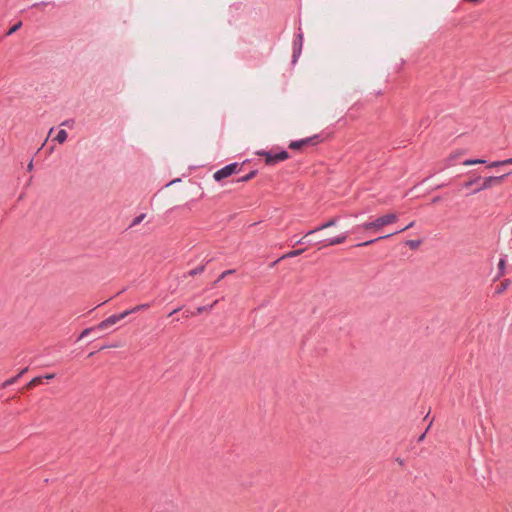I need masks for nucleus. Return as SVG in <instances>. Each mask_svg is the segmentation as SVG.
I'll return each mask as SVG.
<instances>
[{
  "mask_svg": "<svg viewBox=\"0 0 512 512\" xmlns=\"http://www.w3.org/2000/svg\"><path fill=\"white\" fill-rule=\"evenodd\" d=\"M27 368H24L23 370L20 371V373L17 375V378L21 377L24 373L27 372Z\"/></svg>",
  "mask_w": 512,
  "mask_h": 512,
  "instance_id": "c756f323",
  "label": "nucleus"
},
{
  "mask_svg": "<svg viewBox=\"0 0 512 512\" xmlns=\"http://www.w3.org/2000/svg\"><path fill=\"white\" fill-rule=\"evenodd\" d=\"M298 38H299V41L301 42L302 41V34H299Z\"/></svg>",
  "mask_w": 512,
  "mask_h": 512,
  "instance_id": "c9c22d12",
  "label": "nucleus"
},
{
  "mask_svg": "<svg viewBox=\"0 0 512 512\" xmlns=\"http://www.w3.org/2000/svg\"><path fill=\"white\" fill-rule=\"evenodd\" d=\"M389 236H390V235H386V236H383V237H379V238H378V240H380V239H384V238H387V237H389ZM376 241H377V239H376ZM373 242H375V240H369V241H366V242H364V243L359 244L358 246H368V245H370V244H371V243H373Z\"/></svg>",
  "mask_w": 512,
  "mask_h": 512,
  "instance_id": "412c9836",
  "label": "nucleus"
},
{
  "mask_svg": "<svg viewBox=\"0 0 512 512\" xmlns=\"http://www.w3.org/2000/svg\"><path fill=\"white\" fill-rule=\"evenodd\" d=\"M504 165H505V163H502V161H494V162L490 163L488 165V167H499V166H504Z\"/></svg>",
  "mask_w": 512,
  "mask_h": 512,
  "instance_id": "5701e85b",
  "label": "nucleus"
},
{
  "mask_svg": "<svg viewBox=\"0 0 512 512\" xmlns=\"http://www.w3.org/2000/svg\"><path fill=\"white\" fill-rule=\"evenodd\" d=\"M502 163H505V165H512V158L502 160Z\"/></svg>",
  "mask_w": 512,
  "mask_h": 512,
  "instance_id": "a878e982",
  "label": "nucleus"
},
{
  "mask_svg": "<svg viewBox=\"0 0 512 512\" xmlns=\"http://www.w3.org/2000/svg\"><path fill=\"white\" fill-rule=\"evenodd\" d=\"M411 249H416L419 247L420 245V241L419 240H409L407 241L406 243Z\"/></svg>",
  "mask_w": 512,
  "mask_h": 512,
  "instance_id": "a211bd4d",
  "label": "nucleus"
},
{
  "mask_svg": "<svg viewBox=\"0 0 512 512\" xmlns=\"http://www.w3.org/2000/svg\"><path fill=\"white\" fill-rule=\"evenodd\" d=\"M311 142V138L302 139L299 141H293L289 144V148L293 150L301 149L302 147L306 146Z\"/></svg>",
  "mask_w": 512,
  "mask_h": 512,
  "instance_id": "0eeeda50",
  "label": "nucleus"
},
{
  "mask_svg": "<svg viewBox=\"0 0 512 512\" xmlns=\"http://www.w3.org/2000/svg\"><path fill=\"white\" fill-rule=\"evenodd\" d=\"M438 200H439V198L436 197V198L433 199V202H437Z\"/></svg>",
  "mask_w": 512,
  "mask_h": 512,
  "instance_id": "4c0bfd02",
  "label": "nucleus"
},
{
  "mask_svg": "<svg viewBox=\"0 0 512 512\" xmlns=\"http://www.w3.org/2000/svg\"><path fill=\"white\" fill-rule=\"evenodd\" d=\"M303 252H304V249L293 250V251H290V252L286 253L285 255H283L282 259L296 257V256L302 254Z\"/></svg>",
  "mask_w": 512,
  "mask_h": 512,
  "instance_id": "4468645a",
  "label": "nucleus"
},
{
  "mask_svg": "<svg viewBox=\"0 0 512 512\" xmlns=\"http://www.w3.org/2000/svg\"><path fill=\"white\" fill-rule=\"evenodd\" d=\"M32 167H33V165H32V163H30V164L28 165V169H29V170H31V169H32Z\"/></svg>",
  "mask_w": 512,
  "mask_h": 512,
  "instance_id": "e433bc0d",
  "label": "nucleus"
},
{
  "mask_svg": "<svg viewBox=\"0 0 512 512\" xmlns=\"http://www.w3.org/2000/svg\"><path fill=\"white\" fill-rule=\"evenodd\" d=\"M424 437H425V434H422V435L420 436L419 440H420V441H421V440H423V439H424Z\"/></svg>",
  "mask_w": 512,
  "mask_h": 512,
  "instance_id": "f704fd0d",
  "label": "nucleus"
},
{
  "mask_svg": "<svg viewBox=\"0 0 512 512\" xmlns=\"http://www.w3.org/2000/svg\"><path fill=\"white\" fill-rule=\"evenodd\" d=\"M54 374H47L45 375L43 378L47 379V380H50V379H53L54 378Z\"/></svg>",
  "mask_w": 512,
  "mask_h": 512,
  "instance_id": "c85d7f7f",
  "label": "nucleus"
},
{
  "mask_svg": "<svg viewBox=\"0 0 512 512\" xmlns=\"http://www.w3.org/2000/svg\"><path fill=\"white\" fill-rule=\"evenodd\" d=\"M484 163H486V161L483 159H468L463 162V165L471 166V165L484 164Z\"/></svg>",
  "mask_w": 512,
  "mask_h": 512,
  "instance_id": "f8f14e48",
  "label": "nucleus"
},
{
  "mask_svg": "<svg viewBox=\"0 0 512 512\" xmlns=\"http://www.w3.org/2000/svg\"><path fill=\"white\" fill-rule=\"evenodd\" d=\"M255 174H256V172L252 171L249 174H247L246 176L242 177L239 181H241V182L249 181L255 176Z\"/></svg>",
  "mask_w": 512,
  "mask_h": 512,
  "instance_id": "6ab92c4d",
  "label": "nucleus"
},
{
  "mask_svg": "<svg viewBox=\"0 0 512 512\" xmlns=\"http://www.w3.org/2000/svg\"><path fill=\"white\" fill-rule=\"evenodd\" d=\"M474 182H475L474 180H470V181H468V182H466V183L464 184V187L468 188V187H470Z\"/></svg>",
  "mask_w": 512,
  "mask_h": 512,
  "instance_id": "cd10ccee",
  "label": "nucleus"
},
{
  "mask_svg": "<svg viewBox=\"0 0 512 512\" xmlns=\"http://www.w3.org/2000/svg\"><path fill=\"white\" fill-rule=\"evenodd\" d=\"M126 316H127V313H120L117 315H112V316L108 317L107 319L103 320L101 323H99L96 328L99 330H105L108 327L116 324L120 320L124 319Z\"/></svg>",
  "mask_w": 512,
  "mask_h": 512,
  "instance_id": "20e7f679",
  "label": "nucleus"
},
{
  "mask_svg": "<svg viewBox=\"0 0 512 512\" xmlns=\"http://www.w3.org/2000/svg\"><path fill=\"white\" fill-rule=\"evenodd\" d=\"M346 238H347L346 234L339 235L335 238L326 240V243L324 244V246H333V245L342 244L345 242Z\"/></svg>",
  "mask_w": 512,
  "mask_h": 512,
  "instance_id": "423d86ee",
  "label": "nucleus"
},
{
  "mask_svg": "<svg viewBox=\"0 0 512 512\" xmlns=\"http://www.w3.org/2000/svg\"><path fill=\"white\" fill-rule=\"evenodd\" d=\"M259 155L265 157V162L267 165H274L278 162L285 161L289 158V154L286 151H281L276 154H271L269 152H258Z\"/></svg>",
  "mask_w": 512,
  "mask_h": 512,
  "instance_id": "f03ea898",
  "label": "nucleus"
},
{
  "mask_svg": "<svg viewBox=\"0 0 512 512\" xmlns=\"http://www.w3.org/2000/svg\"><path fill=\"white\" fill-rule=\"evenodd\" d=\"M510 285V280H504L496 289L497 294L503 293Z\"/></svg>",
  "mask_w": 512,
  "mask_h": 512,
  "instance_id": "ddd939ff",
  "label": "nucleus"
},
{
  "mask_svg": "<svg viewBox=\"0 0 512 512\" xmlns=\"http://www.w3.org/2000/svg\"><path fill=\"white\" fill-rule=\"evenodd\" d=\"M507 175L508 174H504V175H501V176H489V177H486L484 179V182H483V185H482L481 189H488L493 184L501 183L505 179V177Z\"/></svg>",
  "mask_w": 512,
  "mask_h": 512,
  "instance_id": "39448f33",
  "label": "nucleus"
},
{
  "mask_svg": "<svg viewBox=\"0 0 512 512\" xmlns=\"http://www.w3.org/2000/svg\"><path fill=\"white\" fill-rule=\"evenodd\" d=\"M216 304H217V301H214L213 304L209 307V309H211Z\"/></svg>",
  "mask_w": 512,
  "mask_h": 512,
  "instance_id": "72a5a7b5",
  "label": "nucleus"
},
{
  "mask_svg": "<svg viewBox=\"0 0 512 512\" xmlns=\"http://www.w3.org/2000/svg\"><path fill=\"white\" fill-rule=\"evenodd\" d=\"M233 272H234V270H226V271L222 272V274L219 276L218 281L222 280V279H223V278H225L227 275L232 274Z\"/></svg>",
  "mask_w": 512,
  "mask_h": 512,
  "instance_id": "4be33fe9",
  "label": "nucleus"
},
{
  "mask_svg": "<svg viewBox=\"0 0 512 512\" xmlns=\"http://www.w3.org/2000/svg\"><path fill=\"white\" fill-rule=\"evenodd\" d=\"M17 379H18V378H17V376H15V377H12V378H10V379L6 380V381L3 383V387H7V386H9V385L14 384V383L17 381Z\"/></svg>",
  "mask_w": 512,
  "mask_h": 512,
  "instance_id": "aec40b11",
  "label": "nucleus"
},
{
  "mask_svg": "<svg viewBox=\"0 0 512 512\" xmlns=\"http://www.w3.org/2000/svg\"><path fill=\"white\" fill-rule=\"evenodd\" d=\"M216 304H217V301H214L213 304L209 307V309H211Z\"/></svg>",
  "mask_w": 512,
  "mask_h": 512,
  "instance_id": "473e14b6",
  "label": "nucleus"
},
{
  "mask_svg": "<svg viewBox=\"0 0 512 512\" xmlns=\"http://www.w3.org/2000/svg\"><path fill=\"white\" fill-rule=\"evenodd\" d=\"M204 271V266L196 267L188 272L189 276H195L201 274Z\"/></svg>",
  "mask_w": 512,
  "mask_h": 512,
  "instance_id": "dca6fc26",
  "label": "nucleus"
},
{
  "mask_svg": "<svg viewBox=\"0 0 512 512\" xmlns=\"http://www.w3.org/2000/svg\"><path fill=\"white\" fill-rule=\"evenodd\" d=\"M91 330H92V328H87V329H85V330L81 333L80 338H83V337L87 336V335L91 332Z\"/></svg>",
  "mask_w": 512,
  "mask_h": 512,
  "instance_id": "b1692460",
  "label": "nucleus"
},
{
  "mask_svg": "<svg viewBox=\"0 0 512 512\" xmlns=\"http://www.w3.org/2000/svg\"><path fill=\"white\" fill-rule=\"evenodd\" d=\"M457 155H450L449 158H448V161L452 160V159H456Z\"/></svg>",
  "mask_w": 512,
  "mask_h": 512,
  "instance_id": "2f4dec72",
  "label": "nucleus"
},
{
  "mask_svg": "<svg viewBox=\"0 0 512 512\" xmlns=\"http://www.w3.org/2000/svg\"><path fill=\"white\" fill-rule=\"evenodd\" d=\"M498 267L501 271L505 268V260L504 259H500V261L498 263Z\"/></svg>",
  "mask_w": 512,
  "mask_h": 512,
  "instance_id": "393cba45",
  "label": "nucleus"
},
{
  "mask_svg": "<svg viewBox=\"0 0 512 512\" xmlns=\"http://www.w3.org/2000/svg\"><path fill=\"white\" fill-rule=\"evenodd\" d=\"M67 137H68V133H67L65 130H63V129H62V130H60V131L57 133V135H56V137H55V140H56L58 143L62 144V143H64V142L67 140Z\"/></svg>",
  "mask_w": 512,
  "mask_h": 512,
  "instance_id": "9d476101",
  "label": "nucleus"
},
{
  "mask_svg": "<svg viewBox=\"0 0 512 512\" xmlns=\"http://www.w3.org/2000/svg\"><path fill=\"white\" fill-rule=\"evenodd\" d=\"M42 380H43L42 377H35L26 385L25 388L28 390L33 389L37 385L42 384Z\"/></svg>",
  "mask_w": 512,
  "mask_h": 512,
  "instance_id": "9b49d317",
  "label": "nucleus"
},
{
  "mask_svg": "<svg viewBox=\"0 0 512 512\" xmlns=\"http://www.w3.org/2000/svg\"><path fill=\"white\" fill-rule=\"evenodd\" d=\"M208 309L209 308H206V307H200V308H198V312L202 313L203 311L208 310Z\"/></svg>",
  "mask_w": 512,
  "mask_h": 512,
  "instance_id": "7c9ffc66",
  "label": "nucleus"
},
{
  "mask_svg": "<svg viewBox=\"0 0 512 512\" xmlns=\"http://www.w3.org/2000/svg\"><path fill=\"white\" fill-rule=\"evenodd\" d=\"M145 216H146L145 214L138 215L136 218H134L130 227H134V226L140 224L144 220Z\"/></svg>",
  "mask_w": 512,
  "mask_h": 512,
  "instance_id": "f3484780",
  "label": "nucleus"
},
{
  "mask_svg": "<svg viewBox=\"0 0 512 512\" xmlns=\"http://www.w3.org/2000/svg\"><path fill=\"white\" fill-rule=\"evenodd\" d=\"M238 171H240L239 164L232 163V164H229V165L223 167L222 169L216 171L214 173V179L216 181H220V180H222L224 178H227V177L231 176L232 174H234V173H236Z\"/></svg>",
  "mask_w": 512,
  "mask_h": 512,
  "instance_id": "7ed1b4c3",
  "label": "nucleus"
},
{
  "mask_svg": "<svg viewBox=\"0 0 512 512\" xmlns=\"http://www.w3.org/2000/svg\"><path fill=\"white\" fill-rule=\"evenodd\" d=\"M336 224V219H331L330 221H328L327 223L323 224L322 226H320L319 228L315 229V230H311L309 231L305 236L304 238H306L307 236L315 233L316 231H319V230H322V229H325V228H328V227H331V226H334Z\"/></svg>",
  "mask_w": 512,
  "mask_h": 512,
  "instance_id": "6e6552de",
  "label": "nucleus"
},
{
  "mask_svg": "<svg viewBox=\"0 0 512 512\" xmlns=\"http://www.w3.org/2000/svg\"><path fill=\"white\" fill-rule=\"evenodd\" d=\"M414 226V221L410 222L405 228H403L401 231L407 230Z\"/></svg>",
  "mask_w": 512,
  "mask_h": 512,
  "instance_id": "bb28decb",
  "label": "nucleus"
},
{
  "mask_svg": "<svg viewBox=\"0 0 512 512\" xmlns=\"http://www.w3.org/2000/svg\"><path fill=\"white\" fill-rule=\"evenodd\" d=\"M22 26V22L19 21L17 22L15 25H13L6 33L7 36H10L12 35L13 33H15L17 30H19Z\"/></svg>",
  "mask_w": 512,
  "mask_h": 512,
  "instance_id": "2eb2a0df",
  "label": "nucleus"
},
{
  "mask_svg": "<svg viewBox=\"0 0 512 512\" xmlns=\"http://www.w3.org/2000/svg\"><path fill=\"white\" fill-rule=\"evenodd\" d=\"M398 220V214L397 213H387L383 216L378 217L374 221L367 222L361 225V228L363 230H373V231H379L382 227L386 225L393 224L397 222Z\"/></svg>",
  "mask_w": 512,
  "mask_h": 512,
  "instance_id": "f257e3e1",
  "label": "nucleus"
},
{
  "mask_svg": "<svg viewBox=\"0 0 512 512\" xmlns=\"http://www.w3.org/2000/svg\"><path fill=\"white\" fill-rule=\"evenodd\" d=\"M149 304L145 303V304H140V305H137L135 307H133L132 309H129V310H126L124 311L123 313H127V316L131 313H135V312H138V311H141V310H144V309H148L149 308Z\"/></svg>",
  "mask_w": 512,
  "mask_h": 512,
  "instance_id": "1a4fd4ad",
  "label": "nucleus"
}]
</instances>
